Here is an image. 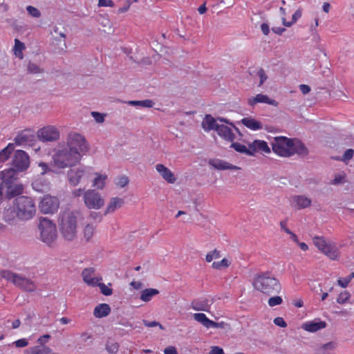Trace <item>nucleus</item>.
<instances>
[{
    "label": "nucleus",
    "mask_w": 354,
    "mask_h": 354,
    "mask_svg": "<svg viewBox=\"0 0 354 354\" xmlns=\"http://www.w3.org/2000/svg\"><path fill=\"white\" fill-rule=\"evenodd\" d=\"M0 275L2 278L12 282L14 285L15 284V282L19 276V274L7 270H1L0 272Z\"/></svg>",
    "instance_id": "nucleus-35"
},
{
    "label": "nucleus",
    "mask_w": 354,
    "mask_h": 354,
    "mask_svg": "<svg viewBox=\"0 0 354 354\" xmlns=\"http://www.w3.org/2000/svg\"><path fill=\"white\" fill-rule=\"evenodd\" d=\"M351 281V277H346L344 279H339L337 280V284L342 288L347 287L348 284Z\"/></svg>",
    "instance_id": "nucleus-62"
},
{
    "label": "nucleus",
    "mask_w": 354,
    "mask_h": 354,
    "mask_svg": "<svg viewBox=\"0 0 354 354\" xmlns=\"http://www.w3.org/2000/svg\"><path fill=\"white\" fill-rule=\"evenodd\" d=\"M209 165L212 166L214 168L218 170H236L239 169V167L233 165L226 161L220 159H210L209 160Z\"/></svg>",
    "instance_id": "nucleus-20"
},
{
    "label": "nucleus",
    "mask_w": 354,
    "mask_h": 354,
    "mask_svg": "<svg viewBox=\"0 0 354 354\" xmlns=\"http://www.w3.org/2000/svg\"><path fill=\"white\" fill-rule=\"evenodd\" d=\"M129 178L126 176H121L117 178L115 184L120 187H124L129 184Z\"/></svg>",
    "instance_id": "nucleus-52"
},
{
    "label": "nucleus",
    "mask_w": 354,
    "mask_h": 354,
    "mask_svg": "<svg viewBox=\"0 0 354 354\" xmlns=\"http://www.w3.org/2000/svg\"><path fill=\"white\" fill-rule=\"evenodd\" d=\"M227 326H228V324L224 322H215L211 320L210 324H209V328H225Z\"/></svg>",
    "instance_id": "nucleus-60"
},
{
    "label": "nucleus",
    "mask_w": 354,
    "mask_h": 354,
    "mask_svg": "<svg viewBox=\"0 0 354 354\" xmlns=\"http://www.w3.org/2000/svg\"><path fill=\"white\" fill-rule=\"evenodd\" d=\"M142 322H143L144 325L147 327L151 328V327L159 326V328L160 329H162V330L164 329L163 326L161 324H160L158 322H156V321L149 322L147 320L143 319Z\"/></svg>",
    "instance_id": "nucleus-55"
},
{
    "label": "nucleus",
    "mask_w": 354,
    "mask_h": 354,
    "mask_svg": "<svg viewBox=\"0 0 354 354\" xmlns=\"http://www.w3.org/2000/svg\"><path fill=\"white\" fill-rule=\"evenodd\" d=\"M91 115L93 117L95 120L98 123H102L104 120V115L99 112L93 111L91 112Z\"/></svg>",
    "instance_id": "nucleus-59"
},
{
    "label": "nucleus",
    "mask_w": 354,
    "mask_h": 354,
    "mask_svg": "<svg viewBox=\"0 0 354 354\" xmlns=\"http://www.w3.org/2000/svg\"><path fill=\"white\" fill-rule=\"evenodd\" d=\"M84 171L83 169H70L68 171L67 176L70 184L73 186H76L80 181L83 176Z\"/></svg>",
    "instance_id": "nucleus-25"
},
{
    "label": "nucleus",
    "mask_w": 354,
    "mask_h": 354,
    "mask_svg": "<svg viewBox=\"0 0 354 354\" xmlns=\"http://www.w3.org/2000/svg\"><path fill=\"white\" fill-rule=\"evenodd\" d=\"M14 148V144L10 143L6 148L0 151V162H3L8 159Z\"/></svg>",
    "instance_id": "nucleus-37"
},
{
    "label": "nucleus",
    "mask_w": 354,
    "mask_h": 354,
    "mask_svg": "<svg viewBox=\"0 0 354 354\" xmlns=\"http://www.w3.org/2000/svg\"><path fill=\"white\" fill-rule=\"evenodd\" d=\"M253 286L255 290L267 296L278 294L281 290L279 280L270 272H263L255 276Z\"/></svg>",
    "instance_id": "nucleus-4"
},
{
    "label": "nucleus",
    "mask_w": 354,
    "mask_h": 354,
    "mask_svg": "<svg viewBox=\"0 0 354 354\" xmlns=\"http://www.w3.org/2000/svg\"><path fill=\"white\" fill-rule=\"evenodd\" d=\"M59 207V201L55 196L45 195L39 203V210L43 214H53L57 212Z\"/></svg>",
    "instance_id": "nucleus-10"
},
{
    "label": "nucleus",
    "mask_w": 354,
    "mask_h": 354,
    "mask_svg": "<svg viewBox=\"0 0 354 354\" xmlns=\"http://www.w3.org/2000/svg\"><path fill=\"white\" fill-rule=\"evenodd\" d=\"M37 207L34 199L27 196L16 197L12 205L5 208L3 220L9 225H15L18 222H26L35 217Z\"/></svg>",
    "instance_id": "nucleus-1"
},
{
    "label": "nucleus",
    "mask_w": 354,
    "mask_h": 354,
    "mask_svg": "<svg viewBox=\"0 0 354 354\" xmlns=\"http://www.w3.org/2000/svg\"><path fill=\"white\" fill-rule=\"evenodd\" d=\"M354 155V150L352 149H348L345 151L342 158L340 159L342 161L346 162L347 160H351Z\"/></svg>",
    "instance_id": "nucleus-54"
},
{
    "label": "nucleus",
    "mask_w": 354,
    "mask_h": 354,
    "mask_svg": "<svg viewBox=\"0 0 354 354\" xmlns=\"http://www.w3.org/2000/svg\"><path fill=\"white\" fill-rule=\"evenodd\" d=\"M209 354H224V351L219 346H214L211 347Z\"/></svg>",
    "instance_id": "nucleus-63"
},
{
    "label": "nucleus",
    "mask_w": 354,
    "mask_h": 354,
    "mask_svg": "<svg viewBox=\"0 0 354 354\" xmlns=\"http://www.w3.org/2000/svg\"><path fill=\"white\" fill-rule=\"evenodd\" d=\"M18 172V170L15 169L13 166L8 169L2 171L0 175L1 176L3 183L6 185L12 184V182L17 179Z\"/></svg>",
    "instance_id": "nucleus-22"
},
{
    "label": "nucleus",
    "mask_w": 354,
    "mask_h": 354,
    "mask_svg": "<svg viewBox=\"0 0 354 354\" xmlns=\"http://www.w3.org/2000/svg\"><path fill=\"white\" fill-rule=\"evenodd\" d=\"M274 324L278 326L281 327V328H285L287 326L286 322L284 321V319L282 317H280L274 318Z\"/></svg>",
    "instance_id": "nucleus-61"
},
{
    "label": "nucleus",
    "mask_w": 354,
    "mask_h": 354,
    "mask_svg": "<svg viewBox=\"0 0 354 354\" xmlns=\"http://www.w3.org/2000/svg\"><path fill=\"white\" fill-rule=\"evenodd\" d=\"M96 286L99 287L101 292L105 296H109V295H112V293H113V290L111 288H109L108 286H106L103 283L97 282V284H96Z\"/></svg>",
    "instance_id": "nucleus-47"
},
{
    "label": "nucleus",
    "mask_w": 354,
    "mask_h": 354,
    "mask_svg": "<svg viewBox=\"0 0 354 354\" xmlns=\"http://www.w3.org/2000/svg\"><path fill=\"white\" fill-rule=\"evenodd\" d=\"M30 165L28 155L22 150H17L12 157V166L18 171H24L28 169Z\"/></svg>",
    "instance_id": "nucleus-11"
},
{
    "label": "nucleus",
    "mask_w": 354,
    "mask_h": 354,
    "mask_svg": "<svg viewBox=\"0 0 354 354\" xmlns=\"http://www.w3.org/2000/svg\"><path fill=\"white\" fill-rule=\"evenodd\" d=\"M221 257L220 251L214 249V250L209 252L207 254L205 260L207 262H211L213 259H218Z\"/></svg>",
    "instance_id": "nucleus-50"
},
{
    "label": "nucleus",
    "mask_w": 354,
    "mask_h": 354,
    "mask_svg": "<svg viewBox=\"0 0 354 354\" xmlns=\"http://www.w3.org/2000/svg\"><path fill=\"white\" fill-rule=\"evenodd\" d=\"M26 10L28 13L33 17L38 18L41 16L40 11L37 8L32 6H27Z\"/></svg>",
    "instance_id": "nucleus-51"
},
{
    "label": "nucleus",
    "mask_w": 354,
    "mask_h": 354,
    "mask_svg": "<svg viewBox=\"0 0 354 354\" xmlns=\"http://www.w3.org/2000/svg\"><path fill=\"white\" fill-rule=\"evenodd\" d=\"M38 167L39 169V172L41 175H44L50 171V169L49 168L48 165L43 162L39 163Z\"/></svg>",
    "instance_id": "nucleus-57"
},
{
    "label": "nucleus",
    "mask_w": 354,
    "mask_h": 354,
    "mask_svg": "<svg viewBox=\"0 0 354 354\" xmlns=\"http://www.w3.org/2000/svg\"><path fill=\"white\" fill-rule=\"evenodd\" d=\"M13 344L17 348H24L28 345V341L23 338L14 342Z\"/></svg>",
    "instance_id": "nucleus-58"
},
{
    "label": "nucleus",
    "mask_w": 354,
    "mask_h": 354,
    "mask_svg": "<svg viewBox=\"0 0 354 354\" xmlns=\"http://www.w3.org/2000/svg\"><path fill=\"white\" fill-rule=\"evenodd\" d=\"M105 349L110 354H115L118 351L119 344L111 338H109L105 344Z\"/></svg>",
    "instance_id": "nucleus-36"
},
{
    "label": "nucleus",
    "mask_w": 354,
    "mask_h": 354,
    "mask_svg": "<svg viewBox=\"0 0 354 354\" xmlns=\"http://www.w3.org/2000/svg\"><path fill=\"white\" fill-rule=\"evenodd\" d=\"M15 286L24 291L29 292H34L37 288V286L32 280L21 274H19L18 279H17Z\"/></svg>",
    "instance_id": "nucleus-15"
},
{
    "label": "nucleus",
    "mask_w": 354,
    "mask_h": 354,
    "mask_svg": "<svg viewBox=\"0 0 354 354\" xmlns=\"http://www.w3.org/2000/svg\"><path fill=\"white\" fill-rule=\"evenodd\" d=\"M337 344L334 342H329L321 345L316 349L317 354H330L331 351L335 348Z\"/></svg>",
    "instance_id": "nucleus-31"
},
{
    "label": "nucleus",
    "mask_w": 354,
    "mask_h": 354,
    "mask_svg": "<svg viewBox=\"0 0 354 354\" xmlns=\"http://www.w3.org/2000/svg\"><path fill=\"white\" fill-rule=\"evenodd\" d=\"M165 354H178L177 350L174 346H168L164 349Z\"/></svg>",
    "instance_id": "nucleus-64"
},
{
    "label": "nucleus",
    "mask_w": 354,
    "mask_h": 354,
    "mask_svg": "<svg viewBox=\"0 0 354 354\" xmlns=\"http://www.w3.org/2000/svg\"><path fill=\"white\" fill-rule=\"evenodd\" d=\"M156 171L161 175L169 183H174L176 181L174 174L165 165L162 164H158L156 166Z\"/></svg>",
    "instance_id": "nucleus-24"
},
{
    "label": "nucleus",
    "mask_w": 354,
    "mask_h": 354,
    "mask_svg": "<svg viewBox=\"0 0 354 354\" xmlns=\"http://www.w3.org/2000/svg\"><path fill=\"white\" fill-rule=\"evenodd\" d=\"M79 213L71 210L62 212L58 218V226L62 236L68 241L77 237V221Z\"/></svg>",
    "instance_id": "nucleus-3"
},
{
    "label": "nucleus",
    "mask_w": 354,
    "mask_h": 354,
    "mask_svg": "<svg viewBox=\"0 0 354 354\" xmlns=\"http://www.w3.org/2000/svg\"><path fill=\"white\" fill-rule=\"evenodd\" d=\"M194 318L203 326L209 328L211 320L209 319L204 313H195L194 314Z\"/></svg>",
    "instance_id": "nucleus-39"
},
{
    "label": "nucleus",
    "mask_w": 354,
    "mask_h": 354,
    "mask_svg": "<svg viewBox=\"0 0 354 354\" xmlns=\"http://www.w3.org/2000/svg\"><path fill=\"white\" fill-rule=\"evenodd\" d=\"M14 140L17 145H30L35 140V136L31 130L25 129L19 133Z\"/></svg>",
    "instance_id": "nucleus-14"
},
{
    "label": "nucleus",
    "mask_w": 354,
    "mask_h": 354,
    "mask_svg": "<svg viewBox=\"0 0 354 354\" xmlns=\"http://www.w3.org/2000/svg\"><path fill=\"white\" fill-rule=\"evenodd\" d=\"M230 263L227 259H223L221 261H215L212 263V268L214 269L220 270L223 268H227Z\"/></svg>",
    "instance_id": "nucleus-45"
},
{
    "label": "nucleus",
    "mask_w": 354,
    "mask_h": 354,
    "mask_svg": "<svg viewBox=\"0 0 354 354\" xmlns=\"http://www.w3.org/2000/svg\"><path fill=\"white\" fill-rule=\"evenodd\" d=\"M111 310V307L109 304H100L94 308L93 315L97 318H102L109 315Z\"/></svg>",
    "instance_id": "nucleus-29"
},
{
    "label": "nucleus",
    "mask_w": 354,
    "mask_h": 354,
    "mask_svg": "<svg viewBox=\"0 0 354 354\" xmlns=\"http://www.w3.org/2000/svg\"><path fill=\"white\" fill-rule=\"evenodd\" d=\"M37 228L39 233V240L48 247H54L57 239L55 224L47 218L41 217Z\"/></svg>",
    "instance_id": "nucleus-6"
},
{
    "label": "nucleus",
    "mask_w": 354,
    "mask_h": 354,
    "mask_svg": "<svg viewBox=\"0 0 354 354\" xmlns=\"http://www.w3.org/2000/svg\"><path fill=\"white\" fill-rule=\"evenodd\" d=\"M83 200L88 209H99L104 205V200L95 189H88L84 192Z\"/></svg>",
    "instance_id": "nucleus-9"
},
{
    "label": "nucleus",
    "mask_w": 354,
    "mask_h": 354,
    "mask_svg": "<svg viewBox=\"0 0 354 354\" xmlns=\"http://www.w3.org/2000/svg\"><path fill=\"white\" fill-rule=\"evenodd\" d=\"M272 148L275 153L283 157H290L294 154L306 156L308 154V149L301 141L285 136L274 138Z\"/></svg>",
    "instance_id": "nucleus-2"
},
{
    "label": "nucleus",
    "mask_w": 354,
    "mask_h": 354,
    "mask_svg": "<svg viewBox=\"0 0 354 354\" xmlns=\"http://www.w3.org/2000/svg\"><path fill=\"white\" fill-rule=\"evenodd\" d=\"M6 185V195L8 198L20 196L19 195L23 192L24 187L22 185H12V184H9Z\"/></svg>",
    "instance_id": "nucleus-30"
},
{
    "label": "nucleus",
    "mask_w": 354,
    "mask_h": 354,
    "mask_svg": "<svg viewBox=\"0 0 354 354\" xmlns=\"http://www.w3.org/2000/svg\"><path fill=\"white\" fill-rule=\"evenodd\" d=\"M106 176L97 175L93 180V186L98 189H102L105 185Z\"/></svg>",
    "instance_id": "nucleus-43"
},
{
    "label": "nucleus",
    "mask_w": 354,
    "mask_h": 354,
    "mask_svg": "<svg viewBox=\"0 0 354 354\" xmlns=\"http://www.w3.org/2000/svg\"><path fill=\"white\" fill-rule=\"evenodd\" d=\"M37 137L43 142H53L59 138V131L54 126H47L38 130Z\"/></svg>",
    "instance_id": "nucleus-12"
},
{
    "label": "nucleus",
    "mask_w": 354,
    "mask_h": 354,
    "mask_svg": "<svg viewBox=\"0 0 354 354\" xmlns=\"http://www.w3.org/2000/svg\"><path fill=\"white\" fill-rule=\"evenodd\" d=\"M313 243L317 249L331 260H336L339 257V250L334 243L328 242L323 236H315Z\"/></svg>",
    "instance_id": "nucleus-8"
},
{
    "label": "nucleus",
    "mask_w": 354,
    "mask_h": 354,
    "mask_svg": "<svg viewBox=\"0 0 354 354\" xmlns=\"http://www.w3.org/2000/svg\"><path fill=\"white\" fill-rule=\"evenodd\" d=\"M326 325V322L324 321L315 319L313 321L304 322L302 324L301 328L306 331L315 333L321 329L325 328Z\"/></svg>",
    "instance_id": "nucleus-18"
},
{
    "label": "nucleus",
    "mask_w": 354,
    "mask_h": 354,
    "mask_svg": "<svg viewBox=\"0 0 354 354\" xmlns=\"http://www.w3.org/2000/svg\"><path fill=\"white\" fill-rule=\"evenodd\" d=\"M236 151L244 153L248 156H253V151L249 148H247L245 145H241L239 142H232L231 146Z\"/></svg>",
    "instance_id": "nucleus-34"
},
{
    "label": "nucleus",
    "mask_w": 354,
    "mask_h": 354,
    "mask_svg": "<svg viewBox=\"0 0 354 354\" xmlns=\"http://www.w3.org/2000/svg\"><path fill=\"white\" fill-rule=\"evenodd\" d=\"M257 75L260 80L259 86H261L263 84V82L268 79V76L266 75V72L263 68H260L258 71Z\"/></svg>",
    "instance_id": "nucleus-56"
},
{
    "label": "nucleus",
    "mask_w": 354,
    "mask_h": 354,
    "mask_svg": "<svg viewBox=\"0 0 354 354\" xmlns=\"http://www.w3.org/2000/svg\"><path fill=\"white\" fill-rule=\"evenodd\" d=\"M257 103H266L274 106H277L279 103L272 99H270L268 95L263 94H257L255 97L248 99V104L254 106Z\"/></svg>",
    "instance_id": "nucleus-19"
},
{
    "label": "nucleus",
    "mask_w": 354,
    "mask_h": 354,
    "mask_svg": "<svg viewBox=\"0 0 354 354\" xmlns=\"http://www.w3.org/2000/svg\"><path fill=\"white\" fill-rule=\"evenodd\" d=\"M159 294V290L155 288H146L142 291L140 299L145 302L151 301L152 297Z\"/></svg>",
    "instance_id": "nucleus-32"
},
{
    "label": "nucleus",
    "mask_w": 354,
    "mask_h": 354,
    "mask_svg": "<svg viewBox=\"0 0 354 354\" xmlns=\"http://www.w3.org/2000/svg\"><path fill=\"white\" fill-rule=\"evenodd\" d=\"M241 122L245 127L253 131L260 130L263 129V124L261 122L257 121L251 117L243 118L241 120Z\"/></svg>",
    "instance_id": "nucleus-27"
},
{
    "label": "nucleus",
    "mask_w": 354,
    "mask_h": 354,
    "mask_svg": "<svg viewBox=\"0 0 354 354\" xmlns=\"http://www.w3.org/2000/svg\"><path fill=\"white\" fill-rule=\"evenodd\" d=\"M351 295L348 292L343 291L339 295L337 302L340 304H344L349 299Z\"/></svg>",
    "instance_id": "nucleus-49"
},
{
    "label": "nucleus",
    "mask_w": 354,
    "mask_h": 354,
    "mask_svg": "<svg viewBox=\"0 0 354 354\" xmlns=\"http://www.w3.org/2000/svg\"><path fill=\"white\" fill-rule=\"evenodd\" d=\"M216 120H217L214 118L211 115L207 114L205 116L202 122V127L206 131H209L210 130L216 131V127L220 125L216 123Z\"/></svg>",
    "instance_id": "nucleus-28"
},
{
    "label": "nucleus",
    "mask_w": 354,
    "mask_h": 354,
    "mask_svg": "<svg viewBox=\"0 0 354 354\" xmlns=\"http://www.w3.org/2000/svg\"><path fill=\"white\" fill-rule=\"evenodd\" d=\"M54 165L59 169H64L75 165L81 160L77 152L71 150L66 145L58 147L53 156Z\"/></svg>",
    "instance_id": "nucleus-5"
},
{
    "label": "nucleus",
    "mask_w": 354,
    "mask_h": 354,
    "mask_svg": "<svg viewBox=\"0 0 354 354\" xmlns=\"http://www.w3.org/2000/svg\"><path fill=\"white\" fill-rule=\"evenodd\" d=\"M71 150L77 152L80 156L85 154L88 151V144L85 138L80 133L71 132L68 134L66 145Z\"/></svg>",
    "instance_id": "nucleus-7"
},
{
    "label": "nucleus",
    "mask_w": 354,
    "mask_h": 354,
    "mask_svg": "<svg viewBox=\"0 0 354 354\" xmlns=\"http://www.w3.org/2000/svg\"><path fill=\"white\" fill-rule=\"evenodd\" d=\"M282 302H283L282 298L277 295L274 296V297H270L268 301V304L269 306H270V307H274L275 306L280 305V304H281Z\"/></svg>",
    "instance_id": "nucleus-46"
},
{
    "label": "nucleus",
    "mask_w": 354,
    "mask_h": 354,
    "mask_svg": "<svg viewBox=\"0 0 354 354\" xmlns=\"http://www.w3.org/2000/svg\"><path fill=\"white\" fill-rule=\"evenodd\" d=\"M213 304V299L201 298L192 301V308L196 311L209 312L210 306Z\"/></svg>",
    "instance_id": "nucleus-16"
},
{
    "label": "nucleus",
    "mask_w": 354,
    "mask_h": 354,
    "mask_svg": "<svg viewBox=\"0 0 354 354\" xmlns=\"http://www.w3.org/2000/svg\"><path fill=\"white\" fill-rule=\"evenodd\" d=\"M292 200L299 208H306L311 204V200L304 196H295Z\"/></svg>",
    "instance_id": "nucleus-33"
},
{
    "label": "nucleus",
    "mask_w": 354,
    "mask_h": 354,
    "mask_svg": "<svg viewBox=\"0 0 354 354\" xmlns=\"http://www.w3.org/2000/svg\"><path fill=\"white\" fill-rule=\"evenodd\" d=\"M95 269L93 268H88L83 270L82 276L83 281L90 286H96L97 282L101 281L102 277H94Z\"/></svg>",
    "instance_id": "nucleus-17"
},
{
    "label": "nucleus",
    "mask_w": 354,
    "mask_h": 354,
    "mask_svg": "<svg viewBox=\"0 0 354 354\" xmlns=\"http://www.w3.org/2000/svg\"><path fill=\"white\" fill-rule=\"evenodd\" d=\"M53 36L52 44L57 47L55 48L56 50L60 52L66 48V35L64 30H60L58 27H53L50 32Z\"/></svg>",
    "instance_id": "nucleus-13"
},
{
    "label": "nucleus",
    "mask_w": 354,
    "mask_h": 354,
    "mask_svg": "<svg viewBox=\"0 0 354 354\" xmlns=\"http://www.w3.org/2000/svg\"><path fill=\"white\" fill-rule=\"evenodd\" d=\"M27 71L30 74H37L43 72L41 68H40L36 64L32 62H29L28 64Z\"/></svg>",
    "instance_id": "nucleus-44"
},
{
    "label": "nucleus",
    "mask_w": 354,
    "mask_h": 354,
    "mask_svg": "<svg viewBox=\"0 0 354 354\" xmlns=\"http://www.w3.org/2000/svg\"><path fill=\"white\" fill-rule=\"evenodd\" d=\"M216 132L219 136L227 141L234 142L235 140L236 137L232 129L225 124H220L216 127Z\"/></svg>",
    "instance_id": "nucleus-21"
},
{
    "label": "nucleus",
    "mask_w": 354,
    "mask_h": 354,
    "mask_svg": "<svg viewBox=\"0 0 354 354\" xmlns=\"http://www.w3.org/2000/svg\"><path fill=\"white\" fill-rule=\"evenodd\" d=\"M345 174H336L330 184L334 185L342 184L345 182Z\"/></svg>",
    "instance_id": "nucleus-48"
},
{
    "label": "nucleus",
    "mask_w": 354,
    "mask_h": 354,
    "mask_svg": "<svg viewBox=\"0 0 354 354\" xmlns=\"http://www.w3.org/2000/svg\"><path fill=\"white\" fill-rule=\"evenodd\" d=\"M248 147L253 151V154L257 151H262L266 153H270V149L264 140H255L249 144Z\"/></svg>",
    "instance_id": "nucleus-23"
},
{
    "label": "nucleus",
    "mask_w": 354,
    "mask_h": 354,
    "mask_svg": "<svg viewBox=\"0 0 354 354\" xmlns=\"http://www.w3.org/2000/svg\"><path fill=\"white\" fill-rule=\"evenodd\" d=\"M127 103L131 106H139L147 108H151L154 104V102L151 100H131L129 101Z\"/></svg>",
    "instance_id": "nucleus-38"
},
{
    "label": "nucleus",
    "mask_w": 354,
    "mask_h": 354,
    "mask_svg": "<svg viewBox=\"0 0 354 354\" xmlns=\"http://www.w3.org/2000/svg\"><path fill=\"white\" fill-rule=\"evenodd\" d=\"M95 229V227L91 224H87L85 226L84 230V237L86 241H89L91 239L94 234Z\"/></svg>",
    "instance_id": "nucleus-42"
},
{
    "label": "nucleus",
    "mask_w": 354,
    "mask_h": 354,
    "mask_svg": "<svg viewBox=\"0 0 354 354\" xmlns=\"http://www.w3.org/2000/svg\"><path fill=\"white\" fill-rule=\"evenodd\" d=\"M25 49V45L24 43L21 42L18 39H15V46H14V54L19 57L22 58V50Z\"/></svg>",
    "instance_id": "nucleus-40"
},
{
    "label": "nucleus",
    "mask_w": 354,
    "mask_h": 354,
    "mask_svg": "<svg viewBox=\"0 0 354 354\" xmlns=\"http://www.w3.org/2000/svg\"><path fill=\"white\" fill-rule=\"evenodd\" d=\"M124 203L122 198L118 197H113L110 199L108 204L104 215L114 212L117 209L120 208Z\"/></svg>",
    "instance_id": "nucleus-26"
},
{
    "label": "nucleus",
    "mask_w": 354,
    "mask_h": 354,
    "mask_svg": "<svg viewBox=\"0 0 354 354\" xmlns=\"http://www.w3.org/2000/svg\"><path fill=\"white\" fill-rule=\"evenodd\" d=\"M301 16V11L300 10H297L292 17V21H287L286 18L284 17H282V23L286 27L291 26L293 24H295L297 20L300 18Z\"/></svg>",
    "instance_id": "nucleus-41"
},
{
    "label": "nucleus",
    "mask_w": 354,
    "mask_h": 354,
    "mask_svg": "<svg viewBox=\"0 0 354 354\" xmlns=\"http://www.w3.org/2000/svg\"><path fill=\"white\" fill-rule=\"evenodd\" d=\"M35 347H37L38 354H51L52 350L48 346L40 344V346H35Z\"/></svg>",
    "instance_id": "nucleus-53"
}]
</instances>
